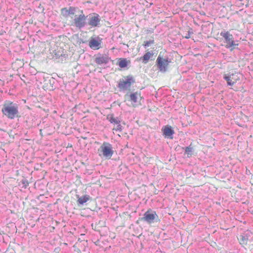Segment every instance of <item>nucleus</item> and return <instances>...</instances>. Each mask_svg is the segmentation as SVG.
Returning a JSON list of instances; mask_svg holds the SVG:
<instances>
[{
    "label": "nucleus",
    "instance_id": "obj_1",
    "mask_svg": "<svg viewBox=\"0 0 253 253\" xmlns=\"http://www.w3.org/2000/svg\"><path fill=\"white\" fill-rule=\"evenodd\" d=\"M1 112L8 119L13 120L18 116V105L13 102L4 104Z\"/></svg>",
    "mask_w": 253,
    "mask_h": 253
},
{
    "label": "nucleus",
    "instance_id": "obj_2",
    "mask_svg": "<svg viewBox=\"0 0 253 253\" xmlns=\"http://www.w3.org/2000/svg\"><path fill=\"white\" fill-rule=\"evenodd\" d=\"M139 220L145 222L149 224L160 221V219L156 212L151 209H149L144 213L143 216L141 218H139Z\"/></svg>",
    "mask_w": 253,
    "mask_h": 253
},
{
    "label": "nucleus",
    "instance_id": "obj_3",
    "mask_svg": "<svg viewBox=\"0 0 253 253\" xmlns=\"http://www.w3.org/2000/svg\"><path fill=\"white\" fill-rule=\"evenodd\" d=\"M220 36L224 38V42L227 43L225 47L227 48H231L230 51H232L233 49L236 48V46L238 45V43H236L234 41L233 35L230 34L228 31L221 32Z\"/></svg>",
    "mask_w": 253,
    "mask_h": 253
},
{
    "label": "nucleus",
    "instance_id": "obj_4",
    "mask_svg": "<svg viewBox=\"0 0 253 253\" xmlns=\"http://www.w3.org/2000/svg\"><path fill=\"white\" fill-rule=\"evenodd\" d=\"M170 62V59L168 57L163 58L160 55H159L156 59V65L160 72L165 73L168 70V65Z\"/></svg>",
    "mask_w": 253,
    "mask_h": 253
},
{
    "label": "nucleus",
    "instance_id": "obj_5",
    "mask_svg": "<svg viewBox=\"0 0 253 253\" xmlns=\"http://www.w3.org/2000/svg\"><path fill=\"white\" fill-rule=\"evenodd\" d=\"M88 16H85L83 11L81 10V13L79 15H75V18L73 20L75 26L79 29L84 28L85 26L87 25L86 20L87 19Z\"/></svg>",
    "mask_w": 253,
    "mask_h": 253
},
{
    "label": "nucleus",
    "instance_id": "obj_6",
    "mask_svg": "<svg viewBox=\"0 0 253 253\" xmlns=\"http://www.w3.org/2000/svg\"><path fill=\"white\" fill-rule=\"evenodd\" d=\"M88 16L87 25L89 26L90 28H99L101 26V17L98 14L93 13Z\"/></svg>",
    "mask_w": 253,
    "mask_h": 253
},
{
    "label": "nucleus",
    "instance_id": "obj_7",
    "mask_svg": "<svg viewBox=\"0 0 253 253\" xmlns=\"http://www.w3.org/2000/svg\"><path fill=\"white\" fill-rule=\"evenodd\" d=\"M135 82V79L132 76H127L126 77L125 80H120L117 86L121 90H126L129 89L131 85Z\"/></svg>",
    "mask_w": 253,
    "mask_h": 253
},
{
    "label": "nucleus",
    "instance_id": "obj_8",
    "mask_svg": "<svg viewBox=\"0 0 253 253\" xmlns=\"http://www.w3.org/2000/svg\"><path fill=\"white\" fill-rule=\"evenodd\" d=\"M100 148L103 156L106 159H110L114 154L112 145L109 143L104 142L101 146Z\"/></svg>",
    "mask_w": 253,
    "mask_h": 253
},
{
    "label": "nucleus",
    "instance_id": "obj_9",
    "mask_svg": "<svg viewBox=\"0 0 253 253\" xmlns=\"http://www.w3.org/2000/svg\"><path fill=\"white\" fill-rule=\"evenodd\" d=\"M163 135L165 138L172 139L174 131L173 128L169 125L164 126L162 128Z\"/></svg>",
    "mask_w": 253,
    "mask_h": 253
},
{
    "label": "nucleus",
    "instance_id": "obj_10",
    "mask_svg": "<svg viewBox=\"0 0 253 253\" xmlns=\"http://www.w3.org/2000/svg\"><path fill=\"white\" fill-rule=\"evenodd\" d=\"M102 39L99 37L91 38L89 42V47L93 49H98L101 45Z\"/></svg>",
    "mask_w": 253,
    "mask_h": 253
},
{
    "label": "nucleus",
    "instance_id": "obj_11",
    "mask_svg": "<svg viewBox=\"0 0 253 253\" xmlns=\"http://www.w3.org/2000/svg\"><path fill=\"white\" fill-rule=\"evenodd\" d=\"M94 61L98 65H101L102 64H108L109 61H111V59L108 55L104 54L96 57Z\"/></svg>",
    "mask_w": 253,
    "mask_h": 253
},
{
    "label": "nucleus",
    "instance_id": "obj_12",
    "mask_svg": "<svg viewBox=\"0 0 253 253\" xmlns=\"http://www.w3.org/2000/svg\"><path fill=\"white\" fill-rule=\"evenodd\" d=\"M77 198L78 199L77 204L79 206L83 205L90 199V197L88 195H84L81 197H80L79 195H77Z\"/></svg>",
    "mask_w": 253,
    "mask_h": 253
},
{
    "label": "nucleus",
    "instance_id": "obj_13",
    "mask_svg": "<svg viewBox=\"0 0 253 253\" xmlns=\"http://www.w3.org/2000/svg\"><path fill=\"white\" fill-rule=\"evenodd\" d=\"M130 64V61L127 60L126 58H119L117 65L121 68H125Z\"/></svg>",
    "mask_w": 253,
    "mask_h": 253
},
{
    "label": "nucleus",
    "instance_id": "obj_14",
    "mask_svg": "<svg viewBox=\"0 0 253 253\" xmlns=\"http://www.w3.org/2000/svg\"><path fill=\"white\" fill-rule=\"evenodd\" d=\"M234 74H225L223 76V79L227 82V84L228 86H232L234 84L236 83V81H233L232 79L233 78L232 76H233Z\"/></svg>",
    "mask_w": 253,
    "mask_h": 253
},
{
    "label": "nucleus",
    "instance_id": "obj_15",
    "mask_svg": "<svg viewBox=\"0 0 253 253\" xmlns=\"http://www.w3.org/2000/svg\"><path fill=\"white\" fill-rule=\"evenodd\" d=\"M153 53L152 51L147 52L144 55L140 58V60L142 61L144 64H146L151 57L153 55Z\"/></svg>",
    "mask_w": 253,
    "mask_h": 253
},
{
    "label": "nucleus",
    "instance_id": "obj_16",
    "mask_svg": "<svg viewBox=\"0 0 253 253\" xmlns=\"http://www.w3.org/2000/svg\"><path fill=\"white\" fill-rule=\"evenodd\" d=\"M107 120H108L111 124L117 125L120 123V121L118 120V117L114 118V115L112 114L107 115Z\"/></svg>",
    "mask_w": 253,
    "mask_h": 253
},
{
    "label": "nucleus",
    "instance_id": "obj_17",
    "mask_svg": "<svg viewBox=\"0 0 253 253\" xmlns=\"http://www.w3.org/2000/svg\"><path fill=\"white\" fill-rule=\"evenodd\" d=\"M184 150L185 153L188 155V157H190L192 156L194 149L191 146V144H190L189 146L185 147Z\"/></svg>",
    "mask_w": 253,
    "mask_h": 253
},
{
    "label": "nucleus",
    "instance_id": "obj_18",
    "mask_svg": "<svg viewBox=\"0 0 253 253\" xmlns=\"http://www.w3.org/2000/svg\"><path fill=\"white\" fill-rule=\"evenodd\" d=\"M138 96V93L137 92L130 93L129 95L130 100L133 102L134 103H137Z\"/></svg>",
    "mask_w": 253,
    "mask_h": 253
},
{
    "label": "nucleus",
    "instance_id": "obj_19",
    "mask_svg": "<svg viewBox=\"0 0 253 253\" xmlns=\"http://www.w3.org/2000/svg\"><path fill=\"white\" fill-rule=\"evenodd\" d=\"M78 9V8L77 7L70 6L68 8V13H69V16L71 15H74Z\"/></svg>",
    "mask_w": 253,
    "mask_h": 253
},
{
    "label": "nucleus",
    "instance_id": "obj_20",
    "mask_svg": "<svg viewBox=\"0 0 253 253\" xmlns=\"http://www.w3.org/2000/svg\"><path fill=\"white\" fill-rule=\"evenodd\" d=\"M248 240V237L247 235H242L240 236V244L246 245Z\"/></svg>",
    "mask_w": 253,
    "mask_h": 253
},
{
    "label": "nucleus",
    "instance_id": "obj_21",
    "mask_svg": "<svg viewBox=\"0 0 253 253\" xmlns=\"http://www.w3.org/2000/svg\"><path fill=\"white\" fill-rule=\"evenodd\" d=\"M68 11V8L67 7H64L61 9V14L65 18H67L69 16Z\"/></svg>",
    "mask_w": 253,
    "mask_h": 253
},
{
    "label": "nucleus",
    "instance_id": "obj_22",
    "mask_svg": "<svg viewBox=\"0 0 253 253\" xmlns=\"http://www.w3.org/2000/svg\"><path fill=\"white\" fill-rule=\"evenodd\" d=\"M154 43V40H150L149 41H145L143 44V46L145 48H146L147 47L150 46L151 44H153Z\"/></svg>",
    "mask_w": 253,
    "mask_h": 253
},
{
    "label": "nucleus",
    "instance_id": "obj_23",
    "mask_svg": "<svg viewBox=\"0 0 253 253\" xmlns=\"http://www.w3.org/2000/svg\"><path fill=\"white\" fill-rule=\"evenodd\" d=\"M21 183L22 184V187L25 189L29 185V182L28 180L25 178L21 180Z\"/></svg>",
    "mask_w": 253,
    "mask_h": 253
},
{
    "label": "nucleus",
    "instance_id": "obj_24",
    "mask_svg": "<svg viewBox=\"0 0 253 253\" xmlns=\"http://www.w3.org/2000/svg\"><path fill=\"white\" fill-rule=\"evenodd\" d=\"M63 56L62 51L61 52L60 51H58L57 52L55 53V57L57 58H59L61 56Z\"/></svg>",
    "mask_w": 253,
    "mask_h": 253
},
{
    "label": "nucleus",
    "instance_id": "obj_25",
    "mask_svg": "<svg viewBox=\"0 0 253 253\" xmlns=\"http://www.w3.org/2000/svg\"><path fill=\"white\" fill-rule=\"evenodd\" d=\"M116 131H122V126L121 125L120 123L117 124V128L115 129Z\"/></svg>",
    "mask_w": 253,
    "mask_h": 253
},
{
    "label": "nucleus",
    "instance_id": "obj_26",
    "mask_svg": "<svg viewBox=\"0 0 253 253\" xmlns=\"http://www.w3.org/2000/svg\"><path fill=\"white\" fill-rule=\"evenodd\" d=\"M192 34H193V32H190V31H189L188 32V33H187V34H186V36H185V38L186 39H189V38H190V35H191Z\"/></svg>",
    "mask_w": 253,
    "mask_h": 253
},
{
    "label": "nucleus",
    "instance_id": "obj_27",
    "mask_svg": "<svg viewBox=\"0 0 253 253\" xmlns=\"http://www.w3.org/2000/svg\"><path fill=\"white\" fill-rule=\"evenodd\" d=\"M239 1H242L243 0H238Z\"/></svg>",
    "mask_w": 253,
    "mask_h": 253
}]
</instances>
